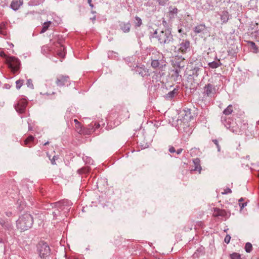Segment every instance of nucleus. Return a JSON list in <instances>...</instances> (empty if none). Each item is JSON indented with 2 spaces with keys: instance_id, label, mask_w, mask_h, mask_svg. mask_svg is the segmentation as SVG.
Masks as SVG:
<instances>
[{
  "instance_id": "obj_25",
  "label": "nucleus",
  "mask_w": 259,
  "mask_h": 259,
  "mask_svg": "<svg viewBox=\"0 0 259 259\" xmlns=\"http://www.w3.org/2000/svg\"><path fill=\"white\" fill-rule=\"evenodd\" d=\"M231 240V236L229 235H227L225 238L224 241L225 242L228 244Z\"/></svg>"
},
{
  "instance_id": "obj_8",
  "label": "nucleus",
  "mask_w": 259,
  "mask_h": 259,
  "mask_svg": "<svg viewBox=\"0 0 259 259\" xmlns=\"http://www.w3.org/2000/svg\"><path fill=\"white\" fill-rule=\"evenodd\" d=\"M189 42L188 41H185V42H183L181 44L179 50H181L183 52H186L188 49H189Z\"/></svg>"
},
{
  "instance_id": "obj_14",
  "label": "nucleus",
  "mask_w": 259,
  "mask_h": 259,
  "mask_svg": "<svg viewBox=\"0 0 259 259\" xmlns=\"http://www.w3.org/2000/svg\"><path fill=\"white\" fill-rule=\"evenodd\" d=\"M51 22L50 21L46 22L43 24L42 29L40 31L41 33H44L46 32L50 26Z\"/></svg>"
},
{
  "instance_id": "obj_35",
  "label": "nucleus",
  "mask_w": 259,
  "mask_h": 259,
  "mask_svg": "<svg viewBox=\"0 0 259 259\" xmlns=\"http://www.w3.org/2000/svg\"><path fill=\"white\" fill-rule=\"evenodd\" d=\"M48 143H49V142H47L45 143L44 144V145H47V144H48Z\"/></svg>"
},
{
  "instance_id": "obj_2",
  "label": "nucleus",
  "mask_w": 259,
  "mask_h": 259,
  "mask_svg": "<svg viewBox=\"0 0 259 259\" xmlns=\"http://www.w3.org/2000/svg\"><path fill=\"white\" fill-rule=\"evenodd\" d=\"M33 222V218L30 214L24 213L17 221V228L21 231L27 230L31 227Z\"/></svg>"
},
{
  "instance_id": "obj_13",
  "label": "nucleus",
  "mask_w": 259,
  "mask_h": 259,
  "mask_svg": "<svg viewBox=\"0 0 259 259\" xmlns=\"http://www.w3.org/2000/svg\"><path fill=\"white\" fill-rule=\"evenodd\" d=\"M221 65V63L220 61V60H218V61H213L208 64V65L210 67L212 68H216L220 66Z\"/></svg>"
},
{
  "instance_id": "obj_1",
  "label": "nucleus",
  "mask_w": 259,
  "mask_h": 259,
  "mask_svg": "<svg viewBox=\"0 0 259 259\" xmlns=\"http://www.w3.org/2000/svg\"><path fill=\"white\" fill-rule=\"evenodd\" d=\"M150 36L152 38H156L160 43L165 44L169 42L171 38V33L169 30L153 25L148 28Z\"/></svg>"
},
{
  "instance_id": "obj_36",
  "label": "nucleus",
  "mask_w": 259,
  "mask_h": 259,
  "mask_svg": "<svg viewBox=\"0 0 259 259\" xmlns=\"http://www.w3.org/2000/svg\"><path fill=\"white\" fill-rule=\"evenodd\" d=\"M251 44H252V45H255L254 42H251Z\"/></svg>"
},
{
  "instance_id": "obj_10",
  "label": "nucleus",
  "mask_w": 259,
  "mask_h": 259,
  "mask_svg": "<svg viewBox=\"0 0 259 259\" xmlns=\"http://www.w3.org/2000/svg\"><path fill=\"white\" fill-rule=\"evenodd\" d=\"M214 89L212 87V85L208 84L205 88V92L208 96L210 95L211 94L214 92Z\"/></svg>"
},
{
  "instance_id": "obj_15",
  "label": "nucleus",
  "mask_w": 259,
  "mask_h": 259,
  "mask_svg": "<svg viewBox=\"0 0 259 259\" xmlns=\"http://www.w3.org/2000/svg\"><path fill=\"white\" fill-rule=\"evenodd\" d=\"M64 47L61 46L60 50L57 52V55L59 57L61 58H64L65 56V52H64Z\"/></svg>"
},
{
  "instance_id": "obj_3",
  "label": "nucleus",
  "mask_w": 259,
  "mask_h": 259,
  "mask_svg": "<svg viewBox=\"0 0 259 259\" xmlns=\"http://www.w3.org/2000/svg\"><path fill=\"white\" fill-rule=\"evenodd\" d=\"M38 252L41 258H46L50 254V247L46 243L39 244L38 246Z\"/></svg>"
},
{
  "instance_id": "obj_17",
  "label": "nucleus",
  "mask_w": 259,
  "mask_h": 259,
  "mask_svg": "<svg viewBox=\"0 0 259 259\" xmlns=\"http://www.w3.org/2000/svg\"><path fill=\"white\" fill-rule=\"evenodd\" d=\"M5 29L6 24L5 23L1 24L0 25V33L4 35H7V33Z\"/></svg>"
},
{
  "instance_id": "obj_6",
  "label": "nucleus",
  "mask_w": 259,
  "mask_h": 259,
  "mask_svg": "<svg viewBox=\"0 0 259 259\" xmlns=\"http://www.w3.org/2000/svg\"><path fill=\"white\" fill-rule=\"evenodd\" d=\"M68 82V77L63 76L59 77L56 81V83L59 87H62L67 84Z\"/></svg>"
},
{
  "instance_id": "obj_16",
  "label": "nucleus",
  "mask_w": 259,
  "mask_h": 259,
  "mask_svg": "<svg viewBox=\"0 0 259 259\" xmlns=\"http://www.w3.org/2000/svg\"><path fill=\"white\" fill-rule=\"evenodd\" d=\"M232 112H233L232 106L230 105L227 107V108L226 109H225L224 110L223 113L225 115H229V114H231Z\"/></svg>"
},
{
  "instance_id": "obj_29",
  "label": "nucleus",
  "mask_w": 259,
  "mask_h": 259,
  "mask_svg": "<svg viewBox=\"0 0 259 259\" xmlns=\"http://www.w3.org/2000/svg\"><path fill=\"white\" fill-rule=\"evenodd\" d=\"M246 206V203H242L241 204H240V206L241 209H242L243 208H244Z\"/></svg>"
},
{
  "instance_id": "obj_21",
  "label": "nucleus",
  "mask_w": 259,
  "mask_h": 259,
  "mask_svg": "<svg viewBox=\"0 0 259 259\" xmlns=\"http://www.w3.org/2000/svg\"><path fill=\"white\" fill-rule=\"evenodd\" d=\"M151 66L153 68H157L159 66V62L158 60H153L151 62Z\"/></svg>"
},
{
  "instance_id": "obj_5",
  "label": "nucleus",
  "mask_w": 259,
  "mask_h": 259,
  "mask_svg": "<svg viewBox=\"0 0 259 259\" xmlns=\"http://www.w3.org/2000/svg\"><path fill=\"white\" fill-rule=\"evenodd\" d=\"M23 0H14L11 4V8L14 11L18 10L23 4Z\"/></svg>"
},
{
  "instance_id": "obj_19",
  "label": "nucleus",
  "mask_w": 259,
  "mask_h": 259,
  "mask_svg": "<svg viewBox=\"0 0 259 259\" xmlns=\"http://www.w3.org/2000/svg\"><path fill=\"white\" fill-rule=\"evenodd\" d=\"M245 251L247 252H250L252 250V245L250 243H247L245 246Z\"/></svg>"
},
{
  "instance_id": "obj_11",
  "label": "nucleus",
  "mask_w": 259,
  "mask_h": 259,
  "mask_svg": "<svg viewBox=\"0 0 259 259\" xmlns=\"http://www.w3.org/2000/svg\"><path fill=\"white\" fill-rule=\"evenodd\" d=\"M184 112H185V114L183 118V120L186 121L190 120L192 118V115L190 109L185 110Z\"/></svg>"
},
{
  "instance_id": "obj_9",
  "label": "nucleus",
  "mask_w": 259,
  "mask_h": 259,
  "mask_svg": "<svg viewBox=\"0 0 259 259\" xmlns=\"http://www.w3.org/2000/svg\"><path fill=\"white\" fill-rule=\"evenodd\" d=\"M206 31V28L204 25H199L195 27L194 31L195 33H199L204 32Z\"/></svg>"
},
{
  "instance_id": "obj_4",
  "label": "nucleus",
  "mask_w": 259,
  "mask_h": 259,
  "mask_svg": "<svg viewBox=\"0 0 259 259\" xmlns=\"http://www.w3.org/2000/svg\"><path fill=\"white\" fill-rule=\"evenodd\" d=\"M7 62L9 64V67L12 69L13 71L18 70L20 63L18 59L14 57H10L7 59Z\"/></svg>"
},
{
  "instance_id": "obj_30",
  "label": "nucleus",
  "mask_w": 259,
  "mask_h": 259,
  "mask_svg": "<svg viewBox=\"0 0 259 259\" xmlns=\"http://www.w3.org/2000/svg\"><path fill=\"white\" fill-rule=\"evenodd\" d=\"M12 212H11V211H8V212H6V214L8 217H10L12 215Z\"/></svg>"
},
{
  "instance_id": "obj_20",
  "label": "nucleus",
  "mask_w": 259,
  "mask_h": 259,
  "mask_svg": "<svg viewBox=\"0 0 259 259\" xmlns=\"http://www.w3.org/2000/svg\"><path fill=\"white\" fill-rule=\"evenodd\" d=\"M231 259H241V256L239 253H233L230 255Z\"/></svg>"
},
{
  "instance_id": "obj_7",
  "label": "nucleus",
  "mask_w": 259,
  "mask_h": 259,
  "mask_svg": "<svg viewBox=\"0 0 259 259\" xmlns=\"http://www.w3.org/2000/svg\"><path fill=\"white\" fill-rule=\"evenodd\" d=\"M200 161L198 158H196L193 160V163L195 165V168L193 170L198 171L199 174H200L201 171V167L200 165Z\"/></svg>"
},
{
  "instance_id": "obj_32",
  "label": "nucleus",
  "mask_w": 259,
  "mask_h": 259,
  "mask_svg": "<svg viewBox=\"0 0 259 259\" xmlns=\"http://www.w3.org/2000/svg\"><path fill=\"white\" fill-rule=\"evenodd\" d=\"M0 224L1 225H2L3 226H5V222L3 220H1L0 221Z\"/></svg>"
},
{
  "instance_id": "obj_34",
  "label": "nucleus",
  "mask_w": 259,
  "mask_h": 259,
  "mask_svg": "<svg viewBox=\"0 0 259 259\" xmlns=\"http://www.w3.org/2000/svg\"><path fill=\"white\" fill-rule=\"evenodd\" d=\"M214 142L215 144L217 145H218V142H217V140H214Z\"/></svg>"
},
{
  "instance_id": "obj_22",
  "label": "nucleus",
  "mask_w": 259,
  "mask_h": 259,
  "mask_svg": "<svg viewBox=\"0 0 259 259\" xmlns=\"http://www.w3.org/2000/svg\"><path fill=\"white\" fill-rule=\"evenodd\" d=\"M33 140L34 137L32 136H30L24 141V143L25 145H28L30 142H32Z\"/></svg>"
},
{
  "instance_id": "obj_12",
  "label": "nucleus",
  "mask_w": 259,
  "mask_h": 259,
  "mask_svg": "<svg viewBox=\"0 0 259 259\" xmlns=\"http://www.w3.org/2000/svg\"><path fill=\"white\" fill-rule=\"evenodd\" d=\"M121 29L124 32H128L130 30V24L128 23H123L121 25Z\"/></svg>"
},
{
  "instance_id": "obj_26",
  "label": "nucleus",
  "mask_w": 259,
  "mask_h": 259,
  "mask_svg": "<svg viewBox=\"0 0 259 259\" xmlns=\"http://www.w3.org/2000/svg\"><path fill=\"white\" fill-rule=\"evenodd\" d=\"M231 190L230 188H227L224 190V191L222 192V194H227L231 193Z\"/></svg>"
},
{
  "instance_id": "obj_33",
  "label": "nucleus",
  "mask_w": 259,
  "mask_h": 259,
  "mask_svg": "<svg viewBox=\"0 0 259 259\" xmlns=\"http://www.w3.org/2000/svg\"><path fill=\"white\" fill-rule=\"evenodd\" d=\"M74 122L76 123V124H79V122L78 121V120L77 119H74Z\"/></svg>"
},
{
  "instance_id": "obj_23",
  "label": "nucleus",
  "mask_w": 259,
  "mask_h": 259,
  "mask_svg": "<svg viewBox=\"0 0 259 259\" xmlns=\"http://www.w3.org/2000/svg\"><path fill=\"white\" fill-rule=\"evenodd\" d=\"M23 83V82L22 80H19L16 81V88L17 89H20V88L22 86Z\"/></svg>"
},
{
  "instance_id": "obj_18",
  "label": "nucleus",
  "mask_w": 259,
  "mask_h": 259,
  "mask_svg": "<svg viewBox=\"0 0 259 259\" xmlns=\"http://www.w3.org/2000/svg\"><path fill=\"white\" fill-rule=\"evenodd\" d=\"M134 23L135 26H140L142 24V20L140 19V17H136L135 20H134Z\"/></svg>"
},
{
  "instance_id": "obj_24",
  "label": "nucleus",
  "mask_w": 259,
  "mask_h": 259,
  "mask_svg": "<svg viewBox=\"0 0 259 259\" xmlns=\"http://www.w3.org/2000/svg\"><path fill=\"white\" fill-rule=\"evenodd\" d=\"M199 70V68L198 67H194L193 68V69H192V74L193 75H196L197 76L198 75V71Z\"/></svg>"
},
{
  "instance_id": "obj_27",
  "label": "nucleus",
  "mask_w": 259,
  "mask_h": 259,
  "mask_svg": "<svg viewBox=\"0 0 259 259\" xmlns=\"http://www.w3.org/2000/svg\"><path fill=\"white\" fill-rule=\"evenodd\" d=\"M27 86L30 88H32L33 87L32 81L30 79L27 80Z\"/></svg>"
},
{
  "instance_id": "obj_31",
  "label": "nucleus",
  "mask_w": 259,
  "mask_h": 259,
  "mask_svg": "<svg viewBox=\"0 0 259 259\" xmlns=\"http://www.w3.org/2000/svg\"><path fill=\"white\" fill-rule=\"evenodd\" d=\"M88 3L89 4L90 6L91 7H93V4H92V0H88Z\"/></svg>"
},
{
  "instance_id": "obj_38",
  "label": "nucleus",
  "mask_w": 259,
  "mask_h": 259,
  "mask_svg": "<svg viewBox=\"0 0 259 259\" xmlns=\"http://www.w3.org/2000/svg\"><path fill=\"white\" fill-rule=\"evenodd\" d=\"M179 33L181 32V30L179 29Z\"/></svg>"
},
{
  "instance_id": "obj_37",
  "label": "nucleus",
  "mask_w": 259,
  "mask_h": 259,
  "mask_svg": "<svg viewBox=\"0 0 259 259\" xmlns=\"http://www.w3.org/2000/svg\"><path fill=\"white\" fill-rule=\"evenodd\" d=\"M242 198H241V199H240L239 200V201H242Z\"/></svg>"
},
{
  "instance_id": "obj_28",
  "label": "nucleus",
  "mask_w": 259,
  "mask_h": 259,
  "mask_svg": "<svg viewBox=\"0 0 259 259\" xmlns=\"http://www.w3.org/2000/svg\"><path fill=\"white\" fill-rule=\"evenodd\" d=\"M169 151L170 153H174V152H175L176 150L173 147H171L169 148Z\"/></svg>"
}]
</instances>
